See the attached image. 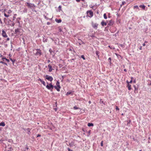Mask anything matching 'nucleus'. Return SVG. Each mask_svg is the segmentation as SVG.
<instances>
[{
  "label": "nucleus",
  "instance_id": "1",
  "mask_svg": "<svg viewBox=\"0 0 151 151\" xmlns=\"http://www.w3.org/2000/svg\"><path fill=\"white\" fill-rule=\"evenodd\" d=\"M87 16L90 17H92L93 15V13L91 10L88 11L87 12Z\"/></svg>",
  "mask_w": 151,
  "mask_h": 151
},
{
  "label": "nucleus",
  "instance_id": "2",
  "mask_svg": "<svg viewBox=\"0 0 151 151\" xmlns=\"http://www.w3.org/2000/svg\"><path fill=\"white\" fill-rule=\"evenodd\" d=\"M45 78L46 79L50 81H52L53 80V78L52 76L47 75L45 76Z\"/></svg>",
  "mask_w": 151,
  "mask_h": 151
},
{
  "label": "nucleus",
  "instance_id": "3",
  "mask_svg": "<svg viewBox=\"0 0 151 151\" xmlns=\"http://www.w3.org/2000/svg\"><path fill=\"white\" fill-rule=\"evenodd\" d=\"M26 4H27V6L29 8H31L34 6V5L33 4L29 3L28 2H26Z\"/></svg>",
  "mask_w": 151,
  "mask_h": 151
},
{
  "label": "nucleus",
  "instance_id": "4",
  "mask_svg": "<svg viewBox=\"0 0 151 151\" xmlns=\"http://www.w3.org/2000/svg\"><path fill=\"white\" fill-rule=\"evenodd\" d=\"M98 24L96 23H92V25L93 28L96 29H97Z\"/></svg>",
  "mask_w": 151,
  "mask_h": 151
},
{
  "label": "nucleus",
  "instance_id": "5",
  "mask_svg": "<svg viewBox=\"0 0 151 151\" xmlns=\"http://www.w3.org/2000/svg\"><path fill=\"white\" fill-rule=\"evenodd\" d=\"M114 23V22L112 20H110L109 21V22L107 24L108 26H112Z\"/></svg>",
  "mask_w": 151,
  "mask_h": 151
},
{
  "label": "nucleus",
  "instance_id": "6",
  "mask_svg": "<svg viewBox=\"0 0 151 151\" xmlns=\"http://www.w3.org/2000/svg\"><path fill=\"white\" fill-rule=\"evenodd\" d=\"M2 36L4 37H7V35L5 31L4 30H3L2 31Z\"/></svg>",
  "mask_w": 151,
  "mask_h": 151
},
{
  "label": "nucleus",
  "instance_id": "7",
  "mask_svg": "<svg viewBox=\"0 0 151 151\" xmlns=\"http://www.w3.org/2000/svg\"><path fill=\"white\" fill-rule=\"evenodd\" d=\"M126 82L127 83V87H128V90H131V85L129 84V82L127 80Z\"/></svg>",
  "mask_w": 151,
  "mask_h": 151
},
{
  "label": "nucleus",
  "instance_id": "8",
  "mask_svg": "<svg viewBox=\"0 0 151 151\" xmlns=\"http://www.w3.org/2000/svg\"><path fill=\"white\" fill-rule=\"evenodd\" d=\"M101 25L102 26L104 27L105 26H106L107 25V23L106 22H105L104 20H102L101 22Z\"/></svg>",
  "mask_w": 151,
  "mask_h": 151
},
{
  "label": "nucleus",
  "instance_id": "9",
  "mask_svg": "<svg viewBox=\"0 0 151 151\" xmlns=\"http://www.w3.org/2000/svg\"><path fill=\"white\" fill-rule=\"evenodd\" d=\"M74 142L72 141L70 143L69 142V145L70 147H73L75 146L74 145Z\"/></svg>",
  "mask_w": 151,
  "mask_h": 151
},
{
  "label": "nucleus",
  "instance_id": "10",
  "mask_svg": "<svg viewBox=\"0 0 151 151\" xmlns=\"http://www.w3.org/2000/svg\"><path fill=\"white\" fill-rule=\"evenodd\" d=\"M48 67L49 68V70H48L49 71V72H51L52 70V66L50 64H49L48 65Z\"/></svg>",
  "mask_w": 151,
  "mask_h": 151
},
{
  "label": "nucleus",
  "instance_id": "11",
  "mask_svg": "<svg viewBox=\"0 0 151 151\" xmlns=\"http://www.w3.org/2000/svg\"><path fill=\"white\" fill-rule=\"evenodd\" d=\"M47 85L46 86V88L49 90H51V86H50V83L49 84L47 82Z\"/></svg>",
  "mask_w": 151,
  "mask_h": 151
},
{
  "label": "nucleus",
  "instance_id": "12",
  "mask_svg": "<svg viewBox=\"0 0 151 151\" xmlns=\"http://www.w3.org/2000/svg\"><path fill=\"white\" fill-rule=\"evenodd\" d=\"M139 7L140 8H141L143 9L144 10H145V6L144 5H141L139 6Z\"/></svg>",
  "mask_w": 151,
  "mask_h": 151
},
{
  "label": "nucleus",
  "instance_id": "13",
  "mask_svg": "<svg viewBox=\"0 0 151 151\" xmlns=\"http://www.w3.org/2000/svg\"><path fill=\"white\" fill-rule=\"evenodd\" d=\"M38 81H40V82L43 84L44 86H46L45 82L44 81L42 80L40 78H39L38 79Z\"/></svg>",
  "mask_w": 151,
  "mask_h": 151
},
{
  "label": "nucleus",
  "instance_id": "14",
  "mask_svg": "<svg viewBox=\"0 0 151 151\" xmlns=\"http://www.w3.org/2000/svg\"><path fill=\"white\" fill-rule=\"evenodd\" d=\"M30 130H31V129H30L29 128H27V133L29 135H30L31 134V132H30Z\"/></svg>",
  "mask_w": 151,
  "mask_h": 151
},
{
  "label": "nucleus",
  "instance_id": "15",
  "mask_svg": "<svg viewBox=\"0 0 151 151\" xmlns=\"http://www.w3.org/2000/svg\"><path fill=\"white\" fill-rule=\"evenodd\" d=\"M134 92L135 93H137L138 92V91H137V90H138V88H137L136 87V86H135V85L134 86Z\"/></svg>",
  "mask_w": 151,
  "mask_h": 151
},
{
  "label": "nucleus",
  "instance_id": "16",
  "mask_svg": "<svg viewBox=\"0 0 151 151\" xmlns=\"http://www.w3.org/2000/svg\"><path fill=\"white\" fill-rule=\"evenodd\" d=\"M56 85L58 87L60 88V82L59 81H57L56 83Z\"/></svg>",
  "mask_w": 151,
  "mask_h": 151
},
{
  "label": "nucleus",
  "instance_id": "17",
  "mask_svg": "<svg viewBox=\"0 0 151 151\" xmlns=\"http://www.w3.org/2000/svg\"><path fill=\"white\" fill-rule=\"evenodd\" d=\"M55 21L58 23H60L62 22V20L61 19H55Z\"/></svg>",
  "mask_w": 151,
  "mask_h": 151
},
{
  "label": "nucleus",
  "instance_id": "18",
  "mask_svg": "<svg viewBox=\"0 0 151 151\" xmlns=\"http://www.w3.org/2000/svg\"><path fill=\"white\" fill-rule=\"evenodd\" d=\"M37 50H38V51H37V52H36L37 54V55H41L42 54V53L40 51V50H39V49H37Z\"/></svg>",
  "mask_w": 151,
  "mask_h": 151
},
{
  "label": "nucleus",
  "instance_id": "19",
  "mask_svg": "<svg viewBox=\"0 0 151 151\" xmlns=\"http://www.w3.org/2000/svg\"><path fill=\"white\" fill-rule=\"evenodd\" d=\"M2 60H3V61H4V59H5V60L7 61V62H8V63H9V60L6 58L5 57H3L2 59Z\"/></svg>",
  "mask_w": 151,
  "mask_h": 151
},
{
  "label": "nucleus",
  "instance_id": "20",
  "mask_svg": "<svg viewBox=\"0 0 151 151\" xmlns=\"http://www.w3.org/2000/svg\"><path fill=\"white\" fill-rule=\"evenodd\" d=\"M19 29H15V30L14 34H17L19 32Z\"/></svg>",
  "mask_w": 151,
  "mask_h": 151
},
{
  "label": "nucleus",
  "instance_id": "21",
  "mask_svg": "<svg viewBox=\"0 0 151 151\" xmlns=\"http://www.w3.org/2000/svg\"><path fill=\"white\" fill-rule=\"evenodd\" d=\"M5 125V124L4 122H2L0 123V126L4 127Z\"/></svg>",
  "mask_w": 151,
  "mask_h": 151
},
{
  "label": "nucleus",
  "instance_id": "22",
  "mask_svg": "<svg viewBox=\"0 0 151 151\" xmlns=\"http://www.w3.org/2000/svg\"><path fill=\"white\" fill-rule=\"evenodd\" d=\"M54 88L56 89L58 91H60V88H59L57 86H54Z\"/></svg>",
  "mask_w": 151,
  "mask_h": 151
},
{
  "label": "nucleus",
  "instance_id": "23",
  "mask_svg": "<svg viewBox=\"0 0 151 151\" xmlns=\"http://www.w3.org/2000/svg\"><path fill=\"white\" fill-rule=\"evenodd\" d=\"M72 92H73L72 91H70L68 92L66 95V96H68L69 94H71Z\"/></svg>",
  "mask_w": 151,
  "mask_h": 151
},
{
  "label": "nucleus",
  "instance_id": "24",
  "mask_svg": "<svg viewBox=\"0 0 151 151\" xmlns=\"http://www.w3.org/2000/svg\"><path fill=\"white\" fill-rule=\"evenodd\" d=\"M88 126L90 127L93 126V124L92 123H88Z\"/></svg>",
  "mask_w": 151,
  "mask_h": 151
},
{
  "label": "nucleus",
  "instance_id": "25",
  "mask_svg": "<svg viewBox=\"0 0 151 151\" xmlns=\"http://www.w3.org/2000/svg\"><path fill=\"white\" fill-rule=\"evenodd\" d=\"M44 37H43L42 41L43 42H47V38H45L44 37H45L44 36Z\"/></svg>",
  "mask_w": 151,
  "mask_h": 151
},
{
  "label": "nucleus",
  "instance_id": "26",
  "mask_svg": "<svg viewBox=\"0 0 151 151\" xmlns=\"http://www.w3.org/2000/svg\"><path fill=\"white\" fill-rule=\"evenodd\" d=\"M50 86H51V90H50L51 91H52V89L54 88V86H53L52 84V83H50Z\"/></svg>",
  "mask_w": 151,
  "mask_h": 151
},
{
  "label": "nucleus",
  "instance_id": "27",
  "mask_svg": "<svg viewBox=\"0 0 151 151\" xmlns=\"http://www.w3.org/2000/svg\"><path fill=\"white\" fill-rule=\"evenodd\" d=\"M10 60L12 62V63H13V64H14V63L15 61V59H12V58H10Z\"/></svg>",
  "mask_w": 151,
  "mask_h": 151
},
{
  "label": "nucleus",
  "instance_id": "28",
  "mask_svg": "<svg viewBox=\"0 0 151 151\" xmlns=\"http://www.w3.org/2000/svg\"><path fill=\"white\" fill-rule=\"evenodd\" d=\"M99 53L100 52L98 51H96V55L98 56V57H99Z\"/></svg>",
  "mask_w": 151,
  "mask_h": 151
},
{
  "label": "nucleus",
  "instance_id": "29",
  "mask_svg": "<svg viewBox=\"0 0 151 151\" xmlns=\"http://www.w3.org/2000/svg\"><path fill=\"white\" fill-rule=\"evenodd\" d=\"M79 40H80V39H79ZM81 42H79V45H81L82 44H85V43H84V42H83L81 40Z\"/></svg>",
  "mask_w": 151,
  "mask_h": 151
},
{
  "label": "nucleus",
  "instance_id": "30",
  "mask_svg": "<svg viewBox=\"0 0 151 151\" xmlns=\"http://www.w3.org/2000/svg\"><path fill=\"white\" fill-rule=\"evenodd\" d=\"M104 18L105 19H107V15H106V13H104Z\"/></svg>",
  "mask_w": 151,
  "mask_h": 151
},
{
  "label": "nucleus",
  "instance_id": "31",
  "mask_svg": "<svg viewBox=\"0 0 151 151\" xmlns=\"http://www.w3.org/2000/svg\"><path fill=\"white\" fill-rule=\"evenodd\" d=\"M58 9L59 12L61 10V7L60 6H59L58 7Z\"/></svg>",
  "mask_w": 151,
  "mask_h": 151
},
{
  "label": "nucleus",
  "instance_id": "32",
  "mask_svg": "<svg viewBox=\"0 0 151 151\" xmlns=\"http://www.w3.org/2000/svg\"><path fill=\"white\" fill-rule=\"evenodd\" d=\"M131 122V121L130 120H129L128 121H127V126L129 125Z\"/></svg>",
  "mask_w": 151,
  "mask_h": 151
},
{
  "label": "nucleus",
  "instance_id": "33",
  "mask_svg": "<svg viewBox=\"0 0 151 151\" xmlns=\"http://www.w3.org/2000/svg\"><path fill=\"white\" fill-rule=\"evenodd\" d=\"M73 109H81L80 108H79L78 107H77L76 106H74V107H73Z\"/></svg>",
  "mask_w": 151,
  "mask_h": 151
},
{
  "label": "nucleus",
  "instance_id": "34",
  "mask_svg": "<svg viewBox=\"0 0 151 151\" xmlns=\"http://www.w3.org/2000/svg\"><path fill=\"white\" fill-rule=\"evenodd\" d=\"M12 150V149L11 147H9V150H6V151H11Z\"/></svg>",
  "mask_w": 151,
  "mask_h": 151
},
{
  "label": "nucleus",
  "instance_id": "35",
  "mask_svg": "<svg viewBox=\"0 0 151 151\" xmlns=\"http://www.w3.org/2000/svg\"><path fill=\"white\" fill-rule=\"evenodd\" d=\"M126 3V2L125 1H123L122 3V4H121L120 6L121 7H122V6L124 4Z\"/></svg>",
  "mask_w": 151,
  "mask_h": 151
},
{
  "label": "nucleus",
  "instance_id": "36",
  "mask_svg": "<svg viewBox=\"0 0 151 151\" xmlns=\"http://www.w3.org/2000/svg\"><path fill=\"white\" fill-rule=\"evenodd\" d=\"M133 7L134 9L135 8L139 9V7L137 5Z\"/></svg>",
  "mask_w": 151,
  "mask_h": 151
},
{
  "label": "nucleus",
  "instance_id": "37",
  "mask_svg": "<svg viewBox=\"0 0 151 151\" xmlns=\"http://www.w3.org/2000/svg\"><path fill=\"white\" fill-rule=\"evenodd\" d=\"M81 58H82L84 60H85V58L84 55H81Z\"/></svg>",
  "mask_w": 151,
  "mask_h": 151
},
{
  "label": "nucleus",
  "instance_id": "38",
  "mask_svg": "<svg viewBox=\"0 0 151 151\" xmlns=\"http://www.w3.org/2000/svg\"><path fill=\"white\" fill-rule=\"evenodd\" d=\"M4 16L6 17H8L9 16V15H8V14H6V13H4Z\"/></svg>",
  "mask_w": 151,
  "mask_h": 151
},
{
  "label": "nucleus",
  "instance_id": "39",
  "mask_svg": "<svg viewBox=\"0 0 151 151\" xmlns=\"http://www.w3.org/2000/svg\"><path fill=\"white\" fill-rule=\"evenodd\" d=\"M91 132V130H89L87 132V133H88V135H87L88 136H89V135H90V134Z\"/></svg>",
  "mask_w": 151,
  "mask_h": 151
},
{
  "label": "nucleus",
  "instance_id": "40",
  "mask_svg": "<svg viewBox=\"0 0 151 151\" xmlns=\"http://www.w3.org/2000/svg\"><path fill=\"white\" fill-rule=\"evenodd\" d=\"M15 23L14 22H13L12 24H9L10 26H11L12 27H13L15 25Z\"/></svg>",
  "mask_w": 151,
  "mask_h": 151
},
{
  "label": "nucleus",
  "instance_id": "41",
  "mask_svg": "<svg viewBox=\"0 0 151 151\" xmlns=\"http://www.w3.org/2000/svg\"><path fill=\"white\" fill-rule=\"evenodd\" d=\"M59 39H58V40H55V42L56 44L57 43V42H59Z\"/></svg>",
  "mask_w": 151,
  "mask_h": 151
},
{
  "label": "nucleus",
  "instance_id": "42",
  "mask_svg": "<svg viewBox=\"0 0 151 151\" xmlns=\"http://www.w3.org/2000/svg\"><path fill=\"white\" fill-rule=\"evenodd\" d=\"M111 58H109L108 59V61H109V60L110 61H109V62H110V63L111 64Z\"/></svg>",
  "mask_w": 151,
  "mask_h": 151
},
{
  "label": "nucleus",
  "instance_id": "43",
  "mask_svg": "<svg viewBox=\"0 0 151 151\" xmlns=\"http://www.w3.org/2000/svg\"><path fill=\"white\" fill-rule=\"evenodd\" d=\"M13 22V21H12L11 20H10V19H9V20H8V24H9V22Z\"/></svg>",
  "mask_w": 151,
  "mask_h": 151
},
{
  "label": "nucleus",
  "instance_id": "44",
  "mask_svg": "<svg viewBox=\"0 0 151 151\" xmlns=\"http://www.w3.org/2000/svg\"><path fill=\"white\" fill-rule=\"evenodd\" d=\"M103 141H102L101 142V146H103Z\"/></svg>",
  "mask_w": 151,
  "mask_h": 151
},
{
  "label": "nucleus",
  "instance_id": "45",
  "mask_svg": "<svg viewBox=\"0 0 151 151\" xmlns=\"http://www.w3.org/2000/svg\"><path fill=\"white\" fill-rule=\"evenodd\" d=\"M49 51L51 54L52 53V50L51 49H49Z\"/></svg>",
  "mask_w": 151,
  "mask_h": 151
},
{
  "label": "nucleus",
  "instance_id": "46",
  "mask_svg": "<svg viewBox=\"0 0 151 151\" xmlns=\"http://www.w3.org/2000/svg\"><path fill=\"white\" fill-rule=\"evenodd\" d=\"M116 109L117 110H119V108H118V107L117 106H116Z\"/></svg>",
  "mask_w": 151,
  "mask_h": 151
},
{
  "label": "nucleus",
  "instance_id": "47",
  "mask_svg": "<svg viewBox=\"0 0 151 151\" xmlns=\"http://www.w3.org/2000/svg\"><path fill=\"white\" fill-rule=\"evenodd\" d=\"M41 136V135L40 134H38L37 135V137H40Z\"/></svg>",
  "mask_w": 151,
  "mask_h": 151
},
{
  "label": "nucleus",
  "instance_id": "48",
  "mask_svg": "<svg viewBox=\"0 0 151 151\" xmlns=\"http://www.w3.org/2000/svg\"><path fill=\"white\" fill-rule=\"evenodd\" d=\"M67 149H68V151H71V150H70V148H68H68H67Z\"/></svg>",
  "mask_w": 151,
  "mask_h": 151
},
{
  "label": "nucleus",
  "instance_id": "49",
  "mask_svg": "<svg viewBox=\"0 0 151 151\" xmlns=\"http://www.w3.org/2000/svg\"><path fill=\"white\" fill-rule=\"evenodd\" d=\"M0 23L1 24H2V21H1V18H0Z\"/></svg>",
  "mask_w": 151,
  "mask_h": 151
},
{
  "label": "nucleus",
  "instance_id": "50",
  "mask_svg": "<svg viewBox=\"0 0 151 151\" xmlns=\"http://www.w3.org/2000/svg\"><path fill=\"white\" fill-rule=\"evenodd\" d=\"M28 149H29L28 147H27L25 148V151H26V150H28Z\"/></svg>",
  "mask_w": 151,
  "mask_h": 151
},
{
  "label": "nucleus",
  "instance_id": "51",
  "mask_svg": "<svg viewBox=\"0 0 151 151\" xmlns=\"http://www.w3.org/2000/svg\"><path fill=\"white\" fill-rule=\"evenodd\" d=\"M108 17L109 18H110V13H109L108 14Z\"/></svg>",
  "mask_w": 151,
  "mask_h": 151
},
{
  "label": "nucleus",
  "instance_id": "52",
  "mask_svg": "<svg viewBox=\"0 0 151 151\" xmlns=\"http://www.w3.org/2000/svg\"><path fill=\"white\" fill-rule=\"evenodd\" d=\"M116 55L118 57H119V56H120V57H121V56L120 55H119V54H116Z\"/></svg>",
  "mask_w": 151,
  "mask_h": 151
},
{
  "label": "nucleus",
  "instance_id": "53",
  "mask_svg": "<svg viewBox=\"0 0 151 151\" xmlns=\"http://www.w3.org/2000/svg\"><path fill=\"white\" fill-rule=\"evenodd\" d=\"M116 55L118 57H119V56H120V57H121V56L120 55H119V54H116Z\"/></svg>",
  "mask_w": 151,
  "mask_h": 151
},
{
  "label": "nucleus",
  "instance_id": "54",
  "mask_svg": "<svg viewBox=\"0 0 151 151\" xmlns=\"http://www.w3.org/2000/svg\"><path fill=\"white\" fill-rule=\"evenodd\" d=\"M23 129L25 131H27V129L23 128Z\"/></svg>",
  "mask_w": 151,
  "mask_h": 151
},
{
  "label": "nucleus",
  "instance_id": "55",
  "mask_svg": "<svg viewBox=\"0 0 151 151\" xmlns=\"http://www.w3.org/2000/svg\"><path fill=\"white\" fill-rule=\"evenodd\" d=\"M0 63H3V64H4V62H3V61H1Z\"/></svg>",
  "mask_w": 151,
  "mask_h": 151
},
{
  "label": "nucleus",
  "instance_id": "56",
  "mask_svg": "<svg viewBox=\"0 0 151 151\" xmlns=\"http://www.w3.org/2000/svg\"><path fill=\"white\" fill-rule=\"evenodd\" d=\"M7 20V19H6V18H5L4 19V22H5V21H6V20Z\"/></svg>",
  "mask_w": 151,
  "mask_h": 151
},
{
  "label": "nucleus",
  "instance_id": "57",
  "mask_svg": "<svg viewBox=\"0 0 151 151\" xmlns=\"http://www.w3.org/2000/svg\"><path fill=\"white\" fill-rule=\"evenodd\" d=\"M11 12V11L10 10H9L8 12V13H10Z\"/></svg>",
  "mask_w": 151,
  "mask_h": 151
},
{
  "label": "nucleus",
  "instance_id": "58",
  "mask_svg": "<svg viewBox=\"0 0 151 151\" xmlns=\"http://www.w3.org/2000/svg\"><path fill=\"white\" fill-rule=\"evenodd\" d=\"M9 38H7V39H6V40L7 41H9Z\"/></svg>",
  "mask_w": 151,
  "mask_h": 151
},
{
  "label": "nucleus",
  "instance_id": "59",
  "mask_svg": "<svg viewBox=\"0 0 151 151\" xmlns=\"http://www.w3.org/2000/svg\"><path fill=\"white\" fill-rule=\"evenodd\" d=\"M139 49L140 50H141L142 49V46H140V47L139 48Z\"/></svg>",
  "mask_w": 151,
  "mask_h": 151
},
{
  "label": "nucleus",
  "instance_id": "60",
  "mask_svg": "<svg viewBox=\"0 0 151 151\" xmlns=\"http://www.w3.org/2000/svg\"><path fill=\"white\" fill-rule=\"evenodd\" d=\"M129 82V83H131L132 82V80H131L130 82Z\"/></svg>",
  "mask_w": 151,
  "mask_h": 151
},
{
  "label": "nucleus",
  "instance_id": "61",
  "mask_svg": "<svg viewBox=\"0 0 151 151\" xmlns=\"http://www.w3.org/2000/svg\"><path fill=\"white\" fill-rule=\"evenodd\" d=\"M54 110H55V111H57V109H56V108H54Z\"/></svg>",
  "mask_w": 151,
  "mask_h": 151
},
{
  "label": "nucleus",
  "instance_id": "62",
  "mask_svg": "<svg viewBox=\"0 0 151 151\" xmlns=\"http://www.w3.org/2000/svg\"><path fill=\"white\" fill-rule=\"evenodd\" d=\"M90 36L91 37H94V36L93 35H91Z\"/></svg>",
  "mask_w": 151,
  "mask_h": 151
},
{
  "label": "nucleus",
  "instance_id": "63",
  "mask_svg": "<svg viewBox=\"0 0 151 151\" xmlns=\"http://www.w3.org/2000/svg\"><path fill=\"white\" fill-rule=\"evenodd\" d=\"M124 71L126 72H127V70L126 69H124Z\"/></svg>",
  "mask_w": 151,
  "mask_h": 151
},
{
  "label": "nucleus",
  "instance_id": "64",
  "mask_svg": "<svg viewBox=\"0 0 151 151\" xmlns=\"http://www.w3.org/2000/svg\"><path fill=\"white\" fill-rule=\"evenodd\" d=\"M50 24V22H47V24L48 25H49Z\"/></svg>",
  "mask_w": 151,
  "mask_h": 151
}]
</instances>
